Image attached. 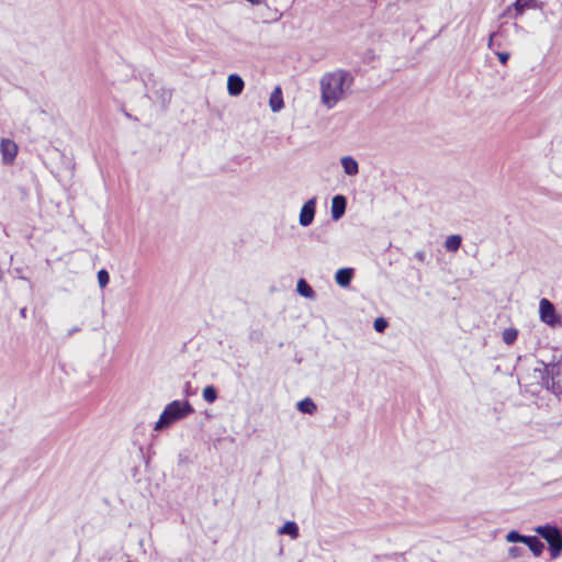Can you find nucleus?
Here are the masks:
<instances>
[{
	"instance_id": "f257e3e1",
	"label": "nucleus",
	"mask_w": 562,
	"mask_h": 562,
	"mask_svg": "<svg viewBox=\"0 0 562 562\" xmlns=\"http://www.w3.org/2000/svg\"><path fill=\"white\" fill-rule=\"evenodd\" d=\"M353 82L352 75L345 69L325 72L319 79L321 102L328 110L345 98Z\"/></svg>"
},
{
	"instance_id": "f03ea898",
	"label": "nucleus",
	"mask_w": 562,
	"mask_h": 562,
	"mask_svg": "<svg viewBox=\"0 0 562 562\" xmlns=\"http://www.w3.org/2000/svg\"><path fill=\"white\" fill-rule=\"evenodd\" d=\"M194 412L192 405L188 401H172L167 404L159 419L156 422L154 429L160 431L170 427L178 420L186 418Z\"/></svg>"
},
{
	"instance_id": "7ed1b4c3",
	"label": "nucleus",
	"mask_w": 562,
	"mask_h": 562,
	"mask_svg": "<svg viewBox=\"0 0 562 562\" xmlns=\"http://www.w3.org/2000/svg\"><path fill=\"white\" fill-rule=\"evenodd\" d=\"M535 373H538L542 386L554 394L562 393V363H542V368H536Z\"/></svg>"
},
{
	"instance_id": "20e7f679",
	"label": "nucleus",
	"mask_w": 562,
	"mask_h": 562,
	"mask_svg": "<svg viewBox=\"0 0 562 562\" xmlns=\"http://www.w3.org/2000/svg\"><path fill=\"white\" fill-rule=\"evenodd\" d=\"M535 531L549 544L551 558H559L562 553V532L559 528L551 525H544L536 527Z\"/></svg>"
},
{
	"instance_id": "39448f33",
	"label": "nucleus",
	"mask_w": 562,
	"mask_h": 562,
	"mask_svg": "<svg viewBox=\"0 0 562 562\" xmlns=\"http://www.w3.org/2000/svg\"><path fill=\"white\" fill-rule=\"evenodd\" d=\"M540 319L554 327L561 324V317L557 314L554 305L548 299H541L539 303Z\"/></svg>"
},
{
	"instance_id": "423d86ee",
	"label": "nucleus",
	"mask_w": 562,
	"mask_h": 562,
	"mask_svg": "<svg viewBox=\"0 0 562 562\" xmlns=\"http://www.w3.org/2000/svg\"><path fill=\"white\" fill-rule=\"evenodd\" d=\"M316 212V198L307 200L301 207L299 215V223L303 227L310 226L315 217Z\"/></svg>"
},
{
	"instance_id": "0eeeda50",
	"label": "nucleus",
	"mask_w": 562,
	"mask_h": 562,
	"mask_svg": "<svg viewBox=\"0 0 562 562\" xmlns=\"http://www.w3.org/2000/svg\"><path fill=\"white\" fill-rule=\"evenodd\" d=\"M0 151L3 164L11 165L16 157L18 145L9 138H2L0 143Z\"/></svg>"
},
{
	"instance_id": "6e6552de",
	"label": "nucleus",
	"mask_w": 562,
	"mask_h": 562,
	"mask_svg": "<svg viewBox=\"0 0 562 562\" xmlns=\"http://www.w3.org/2000/svg\"><path fill=\"white\" fill-rule=\"evenodd\" d=\"M244 80L239 75L233 74L227 78V91L229 95L237 97L244 90Z\"/></svg>"
},
{
	"instance_id": "1a4fd4ad",
	"label": "nucleus",
	"mask_w": 562,
	"mask_h": 562,
	"mask_svg": "<svg viewBox=\"0 0 562 562\" xmlns=\"http://www.w3.org/2000/svg\"><path fill=\"white\" fill-rule=\"evenodd\" d=\"M347 201L344 195H335L331 200V217L339 220L346 211Z\"/></svg>"
},
{
	"instance_id": "9d476101",
	"label": "nucleus",
	"mask_w": 562,
	"mask_h": 562,
	"mask_svg": "<svg viewBox=\"0 0 562 562\" xmlns=\"http://www.w3.org/2000/svg\"><path fill=\"white\" fill-rule=\"evenodd\" d=\"M269 106L274 113L280 112L283 109L284 102L281 87L277 86L271 92L269 98Z\"/></svg>"
},
{
	"instance_id": "9b49d317",
	"label": "nucleus",
	"mask_w": 562,
	"mask_h": 562,
	"mask_svg": "<svg viewBox=\"0 0 562 562\" xmlns=\"http://www.w3.org/2000/svg\"><path fill=\"white\" fill-rule=\"evenodd\" d=\"M353 277V269L352 268H341L338 269L335 274V281L338 285L346 288L350 284Z\"/></svg>"
},
{
	"instance_id": "f8f14e48",
	"label": "nucleus",
	"mask_w": 562,
	"mask_h": 562,
	"mask_svg": "<svg viewBox=\"0 0 562 562\" xmlns=\"http://www.w3.org/2000/svg\"><path fill=\"white\" fill-rule=\"evenodd\" d=\"M340 162L346 175L356 176L359 172V165L353 157L345 156Z\"/></svg>"
},
{
	"instance_id": "ddd939ff",
	"label": "nucleus",
	"mask_w": 562,
	"mask_h": 562,
	"mask_svg": "<svg viewBox=\"0 0 562 562\" xmlns=\"http://www.w3.org/2000/svg\"><path fill=\"white\" fill-rule=\"evenodd\" d=\"M525 544L528 546L535 557H540L543 552V543L535 536H527Z\"/></svg>"
},
{
	"instance_id": "4468645a",
	"label": "nucleus",
	"mask_w": 562,
	"mask_h": 562,
	"mask_svg": "<svg viewBox=\"0 0 562 562\" xmlns=\"http://www.w3.org/2000/svg\"><path fill=\"white\" fill-rule=\"evenodd\" d=\"M296 291L300 295L306 299H315V292L312 286L304 280L300 279L296 283Z\"/></svg>"
},
{
	"instance_id": "2eb2a0df",
	"label": "nucleus",
	"mask_w": 562,
	"mask_h": 562,
	"mask_svg": "<svg viewBox=\"0 0 562 562\" xmlns=\"http://www.w3.org/2000/svg\"><path fill=\"white\" fill-rule=\"evenodd\" d=\"M296 407L301 413L308 415H313L317 411L316 404L310 397L297 402Z\"/></svg>"
},
{
	"instance_id": "dca6fc26",
	"label": "nucleus",
	"mask_w": 562,
	"mask_h": 562,
	"mask_svg": "<svg viewBox=\"0 0 562 562\" xmlns=\"http://www.w3.org/2000/svg\"><path fill=\"white\" fill-rule=\"evenodd\" d=\"M280 535H289L295 539L299 537V527L294 521H286L279 530Z\"/></svg>"
},
{
	"instance_id": "f3484780",
	"label": "nucleus",
	"mask_w": 562,
	"mask_h": 562,
	"mask_svg": "<svg viewBox=\"0 0 562 562\" xmlns=\"http://www.w3.org/2000/svg\"><path fill=\"white\" fill-rule=\"evenodd\" d=\"M461 236L459 235H451L449 236L445 241V247L448 251H457L461 246Z\"/></svg>"
},
{
	"instance_id": "a211bd4d",
	"label": "nucleus",
	"mask_w": 562,
	"mask_h": 562,
	"mask_svg": "<svg viewBox=\"0 0 562 562\" xmlns=\"http://www.w3.org/2000/svg\"><path fill=\"white\" fill-rule=\"evenodd\" d=\"M517 336H518V330L515 328H506L502 335L503 341L506 345H513L516 341Z\"/></svg>"
},
{
	"instance_id": "6ab92c4d",
	"label": "nucleus",
	"mask_w": 562,
	"mask_h": 562,
	"mask_svg": "<svg viewBox=\"0 0 562 562\" xmlns=\"http://www.w3.org/2000/svg\"><path fill=\"white\" fill-rule=\"evenodd\" d=\"M203 398L207 403H214L217 398V391L213 385H207L203 389Z\"/></svg>"
},
{
	"instance_id": "aec40b11",
	"label": "nucleus",
	"mask_w": 562,
	"mask_h": 562,
	"mask_svg": "<svg viewBox=\"0 0 562 562\" xmlns=\"http://www.w3.org/2000/svg\"><path fill=\"white\" fill-rule=\"evenodd\" d=\"M533 1L535 0H516L514 3L516 15H521L527 8L532 5Z\"/></svg>"
},
{
	"instance_id": "412c9836",
	"label": "nucleus",
	"mask_w": 562,
	"mask_h": 562,
	"mask_svg": "<svg viewBox=\"0 0 562 562\" xmlns=\"http://www.w3.org/2000/svg\"><path fill=\"white\" fill-rule=\"evenodd\" d=\"M526 537L527 536H524V535H520L518 531L516 530H512L509 531L507 535H506V540L508 542H521V543H525V540H526Z\"/></svg>"
},
{
	"instance_id": "4be33fe9",
	"label": "nucleus",
	"mask_w": 562,
	"mask_h": 562,
	"mask_svg": "<svg viewBox=\"0 0 562 562\" xmlns=\"http://www.w3.org/2000/svg\"><path fill=\"white\" fill-rule=\"evenodd\" d=\"M110 276L109 272L105 269H101L98 272V283L101 289L105 288L109 284Z\"/></svg>"
},
{
	"instance_id": "5701e85b",
	"label": "nucleus",
	"mask_w": 562,
	"mask_h": 562,
	"mask_svg": "<svg viewBox=\"0 0 562 562\" xmlns=\"http://www.w3.org/2000/svg\"><path fill=\"white\" fill-rule=\"evenodd\" d=\"M373 327L378 333H383L387 327V322L383 317H378L374 319Z\"/></svg>"
},
{
	"instance_id": "b1692460",
	"label": "nucleus",
	"mask_w": 562,
	"mask_h": 562,
	"mask_svg": "<svg viewBox=\"0 0 562 562\" xmlns=\"http://www.w3.org/2000/svg\"><path fill=\"white\" fill-rule=\"evenodd\" d=\"M524 553V549L522 548H519V547H510L508 549V555L512 558V559H517L519 557H521Z\"/></svg>"
},
{
	"instance_id": "393cba45",
	"label": "nucleus",
	"mask_w": 562,
	"mask_h": 562,
	"mask_svg": "<svg viewBox=\"0 0 562 562\" xmlns=\"http://www.w3.org/2000/svg\"><path fill=\"white\" fill-rule=\"evenodd\" d=\"M497 57L499 59V61L505 65L509 58V54L508 53H497Z\"/></svg>"
},
{
	"instance_id": "a878e982",
	"label": "nucleus",
	"mask_w": 562,
	"mask_h": 562,
	"mask_svg": "<svg viewBox=\"0 0 562 562\" xmlns=\"http://www.w3.org/2000/svg\"><path fill=\"white\" fill-rule=\"evenodd\" d=\"M415 258L420 262H425L426 254L424 251H417Z\"/></svg>"
},
{
	"instance_id": "bb28decb",
	"label": "nucleus",
	"mask_w": 562,
	"mask_h": 562,
	"mask_svg": "<svg viewBox=\"0 0 562 562\" xmlns=\"http://www.w3.org/2000/svg\"><path fill=\"white\" fill-rule=\"evenodd\" d=\"M80 330L79 327H72L71 329L68 330V336H72L75 333H78Z\"/></svg>"
},
{
	"instance_id": "cd10ccee",
	"label": "nucleus",
	"mask_w": 562,
	"mask_h": 562,
	"mask_svg": "<svg viewBox=\"0 0 562 562\" xmlns=\"http://www.w3.org/2000/svg\"><path fill=\"white\" fill-rule=\"evenodd\" d=\"M20 315L21 317L25 318L26 317V307H23L20 310Z\"/></svg>"
},
{
	"instance_id": "c85d7f7f",
	"label": "nucleus",
	"mask_w": 562,
	"mask_h": 562,
	"mask_svg": "<svg viewBox=\"0 0 562 562\" xmlns=\"http://www.w3.org/2000/svg\"><path fill=\"white\" fill-rule=\"evenodd\" d=\"M493 36H494V34H492L491 37H490L488 46L492 45Z\"/></svg>"
}]
</instances>
